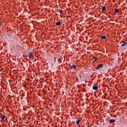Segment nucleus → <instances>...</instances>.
Segmentation results:
<instances>
[{"label": "nucleus", "instance_id": "nucleus-1", "mask_svg": "<svg viewBox=\"0 0 127 127\" xmlns=\"http://www.w3.org/2000/svg\"><path fill=\"white\" fill-rule=\"evenodd\" d=\"M28 58L30 59H32V60H33V59L34 58V55H33V54H32V53L30 52L28 54Z\"/></svg>", "mask_w": 127, "mask_h": 127}, {"label": "nucleus", "instance_id": "nucleus-20", "mask_svg": "<svg viewBox=\"0 0 127 127\" xmlns=\"http://www.w3.org/2000/svg\"><path fill=\"white\" fill-rule=\"evenodd\" d=\"M18 99H19V97H18Z\"/></svg>", "mask_w": 127, "mask_h": 127}, {"label": "nucleus", "instance_id": "nucleus-11", "mask_svg": "<svg viewBox=\"0 0 127 127\" xmlns=\"http://www.w3.org/2000/svg\"><path fill=\"white\" fill-rule=\"evenodd\" d=\"M106 38H107V37H106V36H102L101 37V39H106Z\"/></svg>", "mask_w": 127, "mask_h": 127}, {"label": "nucleus", "instance_id": "nucleus-5", "mask_svg": "<svg viewBox=\"0 0 127 127\" xmlns=\"http://www.w3.org/2000/svg\"><path fill=\"white\" fill-rule=\"evenodd\" d=\"M98 89H99V87H98V86L95 85V86H93V90H98Z\"/></svg>", "mask_w": 127, "mask_h": 127}, {"label": "nucleus", "instance_id": "nucleus-13", "mask_svg": "<svg viewBox=\"0 0 127 127\" xmlns=\"http://www.w3.org/2000/svg\"><path fill=\"white\" fill-rule=\"evenodd\" d=\"M60 13H61V14L63 13V10H60Z\"/></svg>", "mask_w": 127, "mask_h": 127}, {"label": "nucleus", "instance_id": "nucleus-2", "mask_svg": "<svg viewBox=\"0 0 127 127\" xmlns=\"http://www.w3.org/2000/svg\"><path fill=\"white\" fill-rule=\"evenodd\" d=\"M103 67V64H99L97 67V70H100V69H102V68Z\"/></svg>", "mask_w": 127, "mask_h": 127}, {"label": "nucleus", "instance_id": "nucleus-9", "mask_svg": "<svg viewBox=\"0 0 127 127\" xmlns=\"http://www.w3.org/2000/svg\"><path fill=\"white\" fill-rule=\"evenodd\" d=\"M60 24H61V22H60V21H59L58 22H57L56 23V25L57 26H59V25H60Z\"/></svg>", "mask_w": 127, "mask_h": 127}, {"label": "nucleus", "instance_id": "nucleus-19", "mask_svg": "<svg viewBox=\"0 0 127 127\" xmlns=\"http://www.w3.org/2000/svg\"><path fill=\"white\" fill-rule=\"evenodd\" d=\"M21 98L22 99H23V98H22V97H21Z\"/></svg>", "mask_w": 127, "mask_h": 127}, {"label": "nucleus", "instance_id": "nucleus-7", "mask_svg": "<svg viewBox=\"0 0 127 127\" xmlns=\"http://www.w3.org/2000/svg\"><path fill=\"white\" fill-rule=\"evenodd\" d=\"M76 65L73 64L71 66H70V69H76Z\"/></svg>", "mask_w": 127, "mask_h": 127}, {"label": "nucleus", "instance_id": "nucleus-17", "mask_svg": "<svg viewBox=\"0 0 127 127\" xmlns=\"http://www.w3.org/2000/svg\"><path fill=\"white\" fill-rule=\"evenodd\" d=\"M103 98H104V99H106V96H103Z\"/></svg>", "mask_w": 127, "mask_h": 127}, {"label": "nucleus", "instance_id": "nucleus-3", "mask_svg": "<svg viewBox=\"0 0 127 127\" xmlns=\"http://www.w3.org/2000/svg\"><path fill=\"white\" fill-rule=\"evenodd\" d=\"M115 122H116V120H115V119H111L109 121V124H113V123H115Z\"/></svg>", "mask_w": 127, "mask_h": 127}, {"label": "nucleus", "instance_id": "nucleus-16", "mask_svg": "<svg viewBox=\"0 0 127 127\" xmlns=\"http://www.w3.org/2000/svg\"><path fill=\"white\" fill-rule=\"evenodd\" d=\"M9 98H10V96H7V99H9Z\"/></svg>", "mask_w": 127, "mask_h": 127}, {"label": "nucleus", "instance_id": "nucleus-10", "mask_svg": "<svg viewBox=\"0 0 127 127\" xmlns=\"http://www.w3.org/2000/svg\"><path fill=\"white\" fill-rule=\"evenodd\" d=\"M115 13H118V12H119V9H117V8H115Z\"/></svg>", "mask_w": 127, "mask_h": 127}, {"label": "nucleus", "instance_id": "nucleus-14", "mask_svg": "<svg viewBox=\"0 0 127 127\" xmlns=\"http://www.w3.org/2000/svg\"><path fill=\"white\" fill-rule=\"evenodd\" d=\"M124 97V96H122V97H121L122 98V99H127V96H126L125 98H124V97Z\"/></svg>", "mask_w": 127, "mask_h": 127}, {"label": "nucleus", "instance_id": "nucleus-8", "mask_svg": "<svg viewBox=\"0 0 127 127\" xmlns=\"http://www.w3.org/2000/svg\"><path fill=\"white\" fill-rule=\"evenodd\" d=\"M107 10V8H106V6H104L102 7V11H106Z\"/></svg>", "mask_w": 127, "mask_h": 127}, {"label": "nucleus", "instance_id": "nucleus-4", "mask_svg": "<svg viewBox=\"0 0 127 127\" xmlns=\"http://www.w3.org/2000/svg\"><path fill=\"white\" fill-rule=\"evenodd\" d=\"M0 119H1L2 121H4V119H5V116L4 115H1L0 116Z\"/></svg>", "mask_w": 127, "mask_h": 127}, {"label": "nucleus", "instance_id": "nucleus-15", "mask_svg": "<svg viewBox=\"0 0 127 127\" xmlns=\"http://www.w3.org/2000/svg\"><path fill=\"white\" fill-rule=\"evenodd\" d=\"M25 99H26V100L28 101L27 99H28V97H25Z\"/></svg>", "mask_w": 127, "mask_h": 127}, {"label": "nucleus", "instance_id": "nucleus-6", "mask_svg": "<svg viewBox=\"0 0 127 127\" xmlns=\"http://www.w3.org/2000/svg\"><path fill=\"white\" fill-rule=\"evenodd\" d=\"M127 44V42H124L121 45V46H122V47H124V46H126Z\"/></svg>", "mask_w": 127, "mask_h": 127}, {"label": "nucleus", "instance_id": "nucleus-18", "mask_svg": "<svg viewBox=\"0 0 127 127\" xmlns=\"http://www.w3.org/2000/svg\"><path fill=\"white\" fill-rule=\"evenodd\" d=\"M1 26V24H0V27Z\"/></svg>", "mask_w": 127, "mask_h": 127}, {"label": "nucleus", "instance_id": "nucleus-12", "mask_svg": "<svg viewBox=\"0 0 127 127\" xmlns=\"http://www.w3.org/2000/svg\"><path fill=\"white\" fill-rule=\"evenodd\" d=\"M80 122H81V120H77L76 122V125H79V124H80Z\"/></svg>", "mask_w": 127, "mask_h": 127}]
</instances>
